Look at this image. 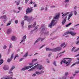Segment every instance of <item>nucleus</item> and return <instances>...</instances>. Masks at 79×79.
Wrapping results in <instances>:
<instances>
[{
	"mask_svg": "<svg viewBox=\"0 0 79 79\" xmlns=\"http://www.w3.org/2000/svg\"><path fill=\"white\" fill-rule=\"evenodd\" d=\"M79 54H77V55L75 56V57H77V56H79Z\"/></svg>",
	"mask_w": 79,
	"mask_h": 79,
	"instance_id": "obj_61",
	"label": "nucleus"
},
{
	"mask_svg": "<svg viewBox=\"0 0 79 79\" xmlns=\"http://www.w3.org/2000/svg\"><path fill=\"white\" fill-rule=\"evenodd\" d=\"M19 4V2H17L16 4L17 5H18Z\"/></svg>",
	"mask_w": 79,
	"mask_h": 79,
	"instance_id": "obj_55",
	"label": "nucleus"
},
{
	"mask_svg": "<svg viewBox=\"0 0 79 79\" xmlns=\"http://www.w3.org/2000/svg\"><path fill=\"white\" fill-rule=\"evenodd\" d=\"M79 40V36L77 38V40Z\"/></svg>",
	"mask_w": 79,
	"mask_h": 79,
	"instance_id": "obj_62",
	"label": "nucleus"
},
{
	"mask_svg": "<svg viewBox=\"0 0 79 79\" xmlns=\"http://www.w3.org/2000/svg\"><path fill=\"white\" fill-rule=\"evenodd\" d=\"M61 50V48L60 47H57L56 48L51 49L49 48H46V51H52V52H59Z\"/></svg>",
	"mask_w": 79,
	"mask_h": 79,
	"instance_id": "obj_5",
	"label": "nucleus"
},
{
	"mask_svg": "<svg viewBox=\"0 0 79 79\" xmlns=\"http://www.w3.org/2000/svg\"><path fill=\"white\" fill-rule=\"evenodd\" d=\"M69 0H65L64 1V2H65V3H69Z\"/></svg>",
	"mask_w": 79,
	"mask_h": 79,
	"instance_id": "obj_37",
	"label": "nucleus"
},
{
	"mask_svg": "<svg viewBox=\"0 0 79 79\" xmlns=\"http://www.w3.org/2000/svg\"><path fill=\"white\" fill-rule=\"evenodd\" d=\"M11 51V49H10V48H9V49L8 50V52H10Z\"/></svg>",
	"mask_w": 79,
	"mask_h": 79,
	"instance_id": "obj_53",
	"label": "nucleus"
},
{
	"mask_svg": "<svg viewBox=\"0 0 79 79\" xmlns=\"http://www.w3.org/2000/svg\"><path fill=\"white\" fill-rule=\"evenodd\" d=\"M40 72V74H44V71L43 70H41Z\"/></svg>",
	"mask_w": 79,
	"mask_h": 79,
	"instance_id": "obj_35",
	"label": "nucleus"
},
{
	"mask_svg": "<svg viewBox=\"0 0 79 79\" xmlns=\"http://www.w3.org/2000/svg\"><path fill=\"white\" fill-rule=\"evenodd\" d=\"M73 12L74 13V15H77V11H76V10H74Z\"/></svg>",
	"mask_w": 79,
	"mask_h": 79,
	"instance_id": "obj_40",
	"label": "nucleus"
},
{
	"mask_svg": "<svg viewBox=\"0 0 79 79\" xmlns=\"http://www.w3.org/2000/svg\"><path fill=\"white\" fill-rule=\"evenodd\" d=\"M7 48V46L6 45L4 46L3 49H6Z\"/></svg>",
	"mask_w": 79,
	"mask_h": 79,
	"instance_id": "obj_45",
	"label": "nucleus"
},
{
	"mask_svg": "<svg viewBox=\"0 0 79 79\" xmlns=\"http://www.w3.org/2000/svg\"><path fill=\"white\" fill-rule=\"evenodd\" d=\"M27 55H28V52H27L23 56V57H26L27 56Z\"/></svg>",
	"mask_w": 79,
	"mask_h": 79,
	"instance_id": "obj_30",
	"label": "nucleus"
},
{
	"mask_svg": "<svg viewBox=\"0 0 79 79\" xmlns=\"http://www.w3.org/2000/svg\"><path fill=\"white\" fill-rule=\"evenodd\" d=\"M31 68H32V66H27L26 67V69H29Z\"/></svg>",
	"mask_w": 79,
	"mask_h": 79,
	"instance_id": "obj_27",
	"label": "nucleus"
},
{
	"mask_svg": "<svg viewBox=\"0 0 79 79\" xmlns=\"http://www.w3.org/2000/svg\"><path fill=\"white\" fill-rule=\"evenodd\" d=\"M2 56V55L1 54H0V59L1 58V57ZM3 62V59H1L0 60V66L1 65V64H2Z\"/></svg>",
	"mask_w": 79,
	"mask_h": 79,
	"instance_id": "obj_21",
	"label": "nucleus"
},
{
	"mask_svg": "<svg viewBox=\"0 0 79 79\" xmlns=\"http://www.w3.org/2000/svg\"><path fill=\"white\" fill-rule=\"evenodd\" d=\"M34 67L35 68V69L37 68V69L40 70H41V69L44 70V67H43L42 65L40 64H38L37 65H36L34 66Z\"/></svg>",
	"mask_w": 79,
	"mask_h": 79,
	"instance_id": "obj_7",
	"label": "nucleus"
},
{
	"mask_svg": "<svg viewBox=\"0 0 79 79\" xmlns=\"http://www.w3.org/2000/svg\"><path fill=\"white\" fill-rule=\"evenodd\" d=\"M64 60H65L61 61L60 64H62L63 63H65L66 64V66H68V65H69V64H71V60H73V59L69 58H64Z\"/></svg>",
	"mask_w": 79,
	"mask_h": 79,
	"instance_id": "obj_2",
	"label": "nucleus"
},
{
	"mask_svg": "<svg viewBox=\"0 0 79 79\" xmlns=\"http://www.w3.org/2000/svg\"><path fill=\"white\" fill-rule=\"evenodd\" d=\"M26 39V35H25L22 37V40L20 43V44H22V43H23V45H25V43H24V42H25Z\"/></svg>",
	"mask_w": 79,
	"mask_h": 79,
	"instance_id": "obj_10",
	"label": "nucleus"
},
{
	"mask_svg": "<svg viewBox=\"0 0 79 79\" xmlns=\"http://www.w3.org/2000/svg\"><path fill=\"white\" fill-rule=\"evenodd\" d=\"M33 8L31 7L30 8H28L27 10L26 13H32V11H33V9H32Z\"/></svg>",
	"mask_w": 79,
	"mask_h": 79,
	"instance_id": "obj_11",
	"label": "nucleus"
},
{
	"mask_svg": "<svg viewBox=\"0 0 79 79\" xmlns=\"http://www.w3.org/2000/svg\"><path fill=\"white\" fill-rule=\"evenodd\" d=\"M79 40H78L76 42V45H79Z\"/></svg>",
	"mask_w": 79,
	"mask_h": 79,
	"instance_id": "obj_47",
	"label": "nucleus"
},
{
	"mask_svg": "<svg viewBox=\"0 0 79 79\" xmlns=\"http://www.w3.org/2000/svg\"><path fill=\"white\" fill-rule=\"evenodd\" d=\"M52 16H50L49 17V19H52Z\"/></svg>",
	"mask_w": 79,
	"mask_h": 79,
	"instance_id": "obj_56",
	"label": "nucleus"
},
{
	"mask_svg": "<svg viewBox=\"0 0 79 79\" xmlns=\"http://www.w3.org/2000/svg\"><path fill=\"white\" fill-rule=\"evenodd\" d=\"M44 10V7H41L40 9L41 11H42V10Z\"/></svg>",
	"mask_w": 79,
	"mask_h": 79,
	"instance_id": "obj_43",
	"label": "nucleus"
},
{
	"mask_svg": "<svg viewBox=\"0 0 79 79\" xmlns=\"http://www.w3.org/2000/svg\"><path fill=\"white\" fill-rule=\"evenodd\" d=\"M76 48L75 47H74L72 48L71 50V51L72 52H77L78 50H79V48L77 49H76L75 50V48Z\"/></svg>",
	"mask_w": 79,
	"mask_h": 79,
	"instance_id": "obj_14",
	"label": "nucleus"
},
{
	"mask_svg": "<svg viewBox=\"0 0 79 79\" xmlns=\"http://www.w3.org/2000/svg\"><path fill=\"white\" fill-rule=\"evenodd\" d=\"M24 20H23L21 22V24L22 26H24Z\"/></svg>",
	"mask_w": 79,
	"mask_h": 79,
	"instance_id": "obj_32",
	"label": "nucleus"
},
{
	"mask_svg": "<svg viewBox=\"0 0 79 79\" xmlns=\"http://www.w3.org/2000/svg\"><path fill=\"white\" fill-rule=\"evenodd\" d=\"M18 56H19L18 54H17L15 56L14 60L16 59V57H18Z\"/></svg>",
	"mask_w": 79,
	"mask_h": 79,
	"instance_id": "obj_39",
	"label": "nucleus"
},
{
	"mask_svg": "<svg viewBox=\"0 0 79 79\" xmlns=\"http://www.w3.org/2000/svg\"><path fill=\"white\" fill-rule=\"evenodd\" d=\"M65 52V51H64L58 54L57 56L56 57V58H58V57H60V56H61L63 55V53Z\"/></svg>",
	"mask_w": 79,
	"mask_h": 79,
	"instance_id": "obj_15",
	"label": "nucleus"
},
{
	"mask_svg": "<svg viewBox=\"0 0 79 79\" xmlns=\"http://www.w3.org/2000/svg\"><path fill=\"white\" fill-rule=\"evenodd\" d=\"M37 29V26H36L35 27V30H36V29Z\"/></svg>",
	"mask_w": 79,
	"mask_h": 79,
	"instance_id": "obj_57",
	"label": "nucleus"
},
{
	"mask_svg": "<svg viewBox=\"0 0 79 79\" xmlns=\"http://www.w3.org/2000/svg\"><path fill=\"white\" fill-rule=\"evenodd\" d=\"M64 34V35H67L68 34H70L71 35L74 36L76 34V32H73L71 31H69L65 33Z\"/></svg>",
	"mask_w": 79,
	"mask_h": 79,
	"instance_id": "obj_9",
	"label": "nucleus"
},
{
	"mask_svg": "<svg viewBox=\"0 0 79 79\" xmlns=\"http://www.w3.org/2000/svg\"><path fill=\"white\" fill-rule=\"evenodd\" d=\"M23 59H24V58H22L20 59L19 60V61L20 62L21 61H22V60H23Z\"/></svg>",
	"mask_w": 79,
	"mask_h": 79,
	"instance_id": "obj_52",
	"label": "nucleus"
},
{
	"mask_svg": "<svg viewBox=\"0 0 79 79\" xmlns=\"http://www.w3.org/2000/svg\"><path fill=\"white\" fill-rule=\"evenodd\" d=\"M1 18L2 19V21L4 23H5L7 20L8 19V18L6 16V15H3L0 17V19Z\"/></svg>",
	"mask_w": 79,
	"mask_h": 79,
	"instance_id": "obj_8",
	"label": "nucleus"
},
{
	"mask_svg": "<svg viewBox=\"0 0 79 79\" xmlns=\"http://www.w3.org/2000/svg\"><path fill=\"white\" fill-rule=\"evenodd\" d=\"M53 64H54V66H56V62L55 61H54L53 62Z\"/></svg>",
	"mask_w": 79,
	"mask_h": 79,
	"instance_id": "obj_42",
	"label": "nucleus"
},
{
	"mask_svg": "<svg viewBox=\"0 0 79 79\" xmlns=\"http://www.w3.org/2000/svg\"><path fill=\"white\" fill-rule=\"evenodd\" d=\"M46 60L47 61V63H50V61L48 60V59H46Z\"/></svg>",
	"mask_w": 79,
	"mask_h": 79,
	"instance_id": "obj_44",
	"label": "nucleus"
},
{
	"mask_svg": "<svg viewBox=\"0 0 79 79\" xmlns=\"http://www.w3.org/2000/svg\"><path fill=\"white\" fill-rule=\"evenodd\" d=\"M36 74H37L38 75H39V74H40V72L37 71L35 72Z\"/></svg>",
	"mask_w": 79,
	"mask_h": 79,
	"instance_id": "obj_33",
	"label": "nucleus"
},
{
	"mask_svg": "<svg viewBox=\"0 0 79 79\" xmlns=\"http://www.w3.org/2000/svg\"><path fill=\"white\" fill-rule=\"evenodd\" d=\"M26 68H23L21 70V71H25V70H26Z\"/></svg>",
	"mask_w": 79,
	"mask_h": 79,
	"instance_id": "obj_38",
	"label": "nucleus"
},
{
	"mask_svg": "<svg viewBox=\"0 0 79 79\" xmlns=\"http://www.w3.org/2000/svg\"><path fill=\"white\" fill-rule=\"evenodd\" d=\"M45 46V45H43L41 47H40V49L42 48H43Z\"/></svg>",
	"mask_w": 79,
	"mask_h": 79,
	"instance_id": "obj_54",
	"label": "nucleus"
},
{
	"mask_svg": "<svg viewBox=\"0 0 79 79\" xmlns=\"http://www.w3.org/2000/svg\"><path fill=\"white\" fill-rule=\"evenodd\" d=\"M11 40L13 41H16L17 40V38L15 36H12L11 38Z\"/></svg>",
	"mask_w": 79,
	"mask_h": 79,
	"instance_id": "obj_18",
	"label": "nucleus"
},
{
	"mask_svg": "<svg viewBox=\"0 0 79 79\" xmlns=\"http://www.w3.org/2000/svg\"><path fill=\"white\" fill-rule=\"evenodd\" d=\"M65 76H67V75H68V72H66L65 74Z\"/></svg>",
	"mask_w": 79,
	"mask_h": 79,
	"instance_id": "obj_51",
	"label": "nucleus"
},
{
	"mask_svg": "<svg viewBox=\"0 0 79 79\" xmlns=\"http://www.w3.org/2000/svg\"><path fill=\"white\" fill-rule=\"evenodd\" d=\"M41 29V33H44L45 35H48V32L47 31V29L45 28V25H42Z\"/></svg>",
	"mask_w": 79,
	"mask_h": 79,
	"instance_id": "obj_4",
	"label": "nucleus"
},
{
	"mask_svg": "<svg viewBox=\"0 0 79 79\" xmlns=\"http://www.w3.org/2000/svg\"><path fill=\"white\" fill-rule=\"evenodd\" d=\"M66 46V45H65V43H63L62 44H61L60 45V47H64V48Z\"/></svg>",
	"mask_w": 79,
	"mask_h": 79,
	"instance_id": "obj_24",
	"label": "nucleus"
},
{
	"mask_svg": "<svg viewBox=\"0 0 79 79\" xmlns=\"http://www.w3.org/2000/svg\"><path fill=\"white\" fill-rule=\"evenodd\" d=\"M77 60H78V61H79V57L77 58Z\"/></svg>",
	"mask_w": 79,
	"mask_h": 79,
	"instance_id": "obj_64",
	"label": "nucleus"
},
{
	"mask_svg": "<svg viewBox=\"0 0 79 79\" xmlns=\"http://www.w3.org/2000/svg\"><path fill=\"white\" fill-rule=\"evenodd\" d=\"M11 23V21H10L9 22V23L7 24L6 25V26H10Z\"/></svg>",
	"mask_w": 79,
	"mask_h": 79,
	"instance_id": "obj_29",
	"label": "nucleus"
},
{
	"mask_svg": "<svg viewBox=\"0 0 79 79\" xmlns=\"http://www.w3.org/2000/svg\"><path fill=\"white\" fill-rule=\"evenodd\" d=\"M32 76L33 77H35V76H36V73H34L32 75Z\"/></svg>",
	"mask_w": 79,
	"mask_h": 79,
	"instance_id": "obj_46",
	"label": "nucleus"
},
{
	"mask_svg": "<svg viewBox=\"0 0 79 79\" xmlns=\"http://www.w3.org/2000/svg\"><path fill=\"white\" fill-rule=\"evenodd\" d=\"M71 24H72V23H69L68 24L66 25L65 26H66V27H68V26H70V25H71Z\"/></svg>",
	"mask_w": 79,
	"mask_h": 79,
	"instance_id": "obj_34",
	"label": "nucleus"
},
{
	"mask_svg": "<svg viewBox=\"0 0 79 79\" xmlns=\"http://www.w3.org/2000/svg\"><path fill=\"white\" fill-rule=\"evenodd\" d=\"M11 31H12V29L11 28H9L7 30V33L8 34H10V33L11 32Z\"/></svg>",
	"mask_w": 79,
	"mask_h": 79,
	"instance_id": "obj_22",
	"label": "nucleus"
},
{
	"mask_svg": "<svg viewBox=\"0 0 79 79\" xmlns=\"http://www.w3.org/2000/svg\"><path fill=\"white\" fill-rule=\"evenodd\" d=\"M31 2H29V4H32V3H33V2H32V0H30ZM28 1H29V0H25V3H27V2H28Z\"/></svg>",
	"mask_w": 79,
	"mask_h": 79,
	"instance_id": "obj_23",
	"label": "nucleus"
},
{
	"mask_svg": "<svg viewBox=\"0 0 79 79\" xmlns=\"http://www.w3.org/2000/svg\"><path fill=\"white\" fill-rule=\"evenodd\" d=\"M52 55V54H49L48 55V56L50 57V56H51V55Z\"/></svg>",
	"mask_w": 79,
	"mask_h": 79,
	"instance_id": "obj_59",
	"label": "nucleus"
},
{
	"mask_svg": "<svg viewBox=\"0 0 79 79\" xmlns=\"http://www.w3.org/2000/svg\"><path fill=\"white\" fill-rule=\"evenodd\" d=\"M76 64H79V61L76 62L75 63H74L73 64H72V66H74V65H75Z\"/></svg>",
	"mask_w": 79,
	"mask_h": 79,
	"instance_id": "obj_28",
	"label": "nucleus"
},
{
	"mask_svg": "<svg viewBox=\"0 0 79 79\" xmlns=\"http://www.w3.org/2000/svg\"><path fill=\"white\" fill-rule=\"evenodd\" d=\"M73 16V11H71L70 12V14L69 15V17L68 18V20L70 19L71 17Z\"/></svg>",
	"mask_w": 79,
	"mask_h": 79,
	"instance_id": "obj_20",
	"label": "nucleus"
},
{
	"mask_svg": "<svg viewBox=\"0 0 79 79\" xmlns=\"http://www.w3.org/2000/svg\"><path fill=\"white\" fill-rule=\"evenodd\" d=\"M45 11H48V9L47 7H46L45 8Z\"/></svg>",
	"mask_w": 79,
	"mask_h": 79,
	"instance_id": "obj_48",
	"label": "nucleus"
},
{
	"mask_svg": "<svg viewBox=\"0 0 79 79\" xmlns=\"http://www.w3.org/2000/svg\"><path fill=\"white\" fill-rule=\"evenodd\" d=\"M35 18H36V17H35V18H33L32 19V17H31L29 18V16L25 15L24 16V20L27 21L29 23H30V22H31L32 20H34V19H35Z\"/></svg>",
	"mask_w": 79,
	"mask_h": 79,
	"instance_id": "obj_6",
	"label": "nucleus"
},
{
	"mask_svg": "<svg viewBox=\"0 0 79 79\" xmlns=\"http://www.w3.org/2000/svg\"><path fill=\"white\" fill-rule=\"evenodd\" d=\"M15 66H12L11 67L10 71H9V73L10 74L11 76H13V72H12V71H13V70L14 69H15Z\"/></svg>",
	"mask_w": 79,
	"mask_h": 79,
	"instance_id": "obj_12",
	"label": "nucleus"
},
{
	"mask_svg": "<svg viewBox=\"0 0 79 79\" xmlns=\"http://www.w3.org/2000/svg\"><path fill=\"white\" fill-rule=\"evenodd\" d=\"M37 63H38L37 62L34 64L33 62H32V63H29V65H30V66H32V67H33V66H34V65H36V64H37Z\"/></svg>",
	"mask_w": 79,
	"mask_h": 79,
	"instance_id": "obj_19",
	"label": "nucleus"
},
{
	"mask_svg": "<svg viewBox=\"0 0 79 79\" xmlns=\"http://www.w3.org/2000/svg\"><path fill=\"white\" fill-rule=\"evenodd\" d=\"M51 8H55V6H51Z\"/></svg>",
	"mask_w": 79,
	"mask_h": 79,
	"instance_id": "obj_58",
	"label": "nucleus"
},
{
	"mask_svg": "<svg viewBox=\"0 0 79 79\" xmlns=\"http://www.w3.org/2000/svg\"><path fill=\"white\" fill-rule=\"evenodd\" d=\"M79 72V71L77 70V71H75V73H76V74H77V73H78Z\"/></svg>",
	"mask_w": 79,
	"mask_h": 79,
	"instance_id": "obj_50",
	"label": "nucleus"
},
{
	"mask_svg": "<svg viewBox=\"0 0 79 79\" xmlns=\"http://www.w3.org/2000/svg\"><path fill=\"white\" fill-rule=\"evenodd\" d=\"M15 24H18V20H16L15 21Z\"/></svg>",
	"mask_w": 79,
	"mask_h": 79,
	"instance_id": "obj_41",
	"label": "nucleus"
},
{
	"mask_svg": "<svg viewBox=\"0 0 79 79\" xmlns=\"http://www.w3.org/2000/svg\"><path fill=\"white\" fill-rule=\"evenodd\" d=\"M37 59H33L32 60V63H34L35 62V61H37Z\"/></svg>",
	"mask_w": 79,
	"mask_h": 79,
	"instance_id": "obj_31",
	"label": "nucleus"
},
{
	"mask_svg": "<svg viewBox=\"0 0 79 79\" xmlns=\"http://www.w3.org/2000/svg\"><path fill=\"white\" fill-rule=\"evenodd\" d=\"M44 39H43V38H38L37 40L35 41V43H34V45H35V44H36V43H37V42H39V41L40 40H41V41H42V40H43Z\"/></svg>",
	"mask_w": 79,
	"mask_h": 79,
	"instance_id": "obj_17",
	"label": "nucleus"
},
{
	"mask_svg": "<svg viewBox=\"0 0 79 79\" xmlns=\"http://www.w3.org/2000/svg\"><path fill=\"white\" fill-rule=\"evenodd\" d=\"M3 69L4 70L6 71V70H8V67L6 66H4Z\"/></svg>",
	"mask_w": 79,
	"mask_h": 79,
	"instance_id": "obj_25",
	"label": "nucleus"
},
{
	"mask_svg": "<svg viewBox=\"0 0 79 79\" xmlns=\"http://www.w3.org/2000/svg\"><path fill=\"white\" fill-rule=\"evenodd\" d=\"M69 13V12H68L64 14L63 13H62V25H64L65 23H66V19L67 18V15H68Z\"/></svg>",
	"mask_w": 79,
	"mask_h": 79,
	"instance_id": "obj_3",
	"label": "nucleus"
},
{
	"mask_svg": "<svg viewBox=\"0 0 79 79\" xmlns=\"http://www.w3.org/2000/svg\"><path fill=\"white\" fill-rule=\"evenodd\" d=\"M75 75H76V74H73V76H75Z\"/></svg>",
	"mask_w": 79,
	"mask_h": 79,
	"instance_id": "obj_63",
	"label": "nucleus"
},
{
	"mask_svg": "<svg viewBox=\"0 0 79 79\" xmlns=\"http://www.w3.org/2000/svg\"><path fill=\"white\" fill-rule=\"evenodd\" d=\"M36 25V22H35L33 24V25H29L28 27L29 29H30V28H31L32 27H34V26H35V25Z\"/></svg>",
	"mask_w": 79,
	"mask_h": 79,
	"instance_id": "obj_16",
	"label": "nucleus"
},
{
	"mask_svg": "<svg viewBox=\"0 0 79 79\" xmlns=\"http://www.w3.org/2000/svg\"><path fill=\"white\" fill-rule=\"evenodd\" d=\"M35 69V68L34 67H32L31 69H30L28 70V71H33L34 69Z\"/></svg>",
	"mask_w": 79,
	"mask_h": 79,
	"instance_id": "obj_26",
	"label": "nucleus"
},
{
	"mask_svg": "<svg viewBox=\"0 0 79 79\" xmlns=\"http://www.w3.org/2000/svg\"><path fill=\"white\" fill-rule=\"evenodd\" d=\"M59 18V15H56L54 17V19L52 20L51 23L49 25V27H52V26H55L56 23H57V20H58Z\"/></svg>",
	"mask_w": 79,
	"mask_h": 79,
	"instance_id": "obj_1",
	"label": "nucleus"
},
{
	"mask_svg": "<svg viewBox=\"0 0 79 79\" xmlns=\"http://www.w3.org/2000/svg\"><path fill=\"white\" fill-rule=\"evenodd\" d=\"M13 56H14V54L13 53L12 54L10 58H9L7 60V61L8 63H10V61H11L13 58Z\"/></svg>",
	"mask_w": 79,
	"mask_h": 79,
	"instance_id": "obj_13",
	"label": "nucleus"
},
{
	"mask_svg": "<svg viewBox=\"0 0 79 79\" xmlns=\"http://www.w3.org/2000/svg\"><path fill=\"white\" fill-rule=\"evenodd\" d=\"M37 6V4H35L34 5V7H36Z\"/></svg>",
	"mask_w": 79,
	"mask_h": 79,
	"instance_id": "obj_60",
	"label": "nucleus"
},
{
	"mask_svg": "<svg viewBox=\"0 0 79 79\" xmlns=\"http://www.w3.org/2000/svg\"><path fill=\"white\" fill-rule=\"evenodd\" d=\"M13 47V45L12 44H11V43H10V46H9V48H12Z\"/></svg>",
	"mask_w": 79,
	"mask_h": 79,
	"instance_id": "obj_36",
	"label": "nucleus"
},
{
	"mask_svg": "<svg viewBox=\"0 0 79 79\" xmlns=\"http://www.w3.org/2000/svg\"><path fill=\"white\" fill-rule=\"evenodd\" d=\"M18 9L19 10H21L22 9V8L21 7H19L18 8Z\"/></svg>",
	"mask_w": 79,
	"mask_h": 79,
	"instance_id": "obj_49",
	"label": "nucleus"
}]
</instances>
